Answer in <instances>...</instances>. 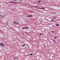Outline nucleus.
<instances>
[{"label": "nucleus", "instance_id": "f257e3e1", "mask_svg": "<svg viewBox=\"0 0 60 60\" xmlns=\"http://www.w3.org/2000/svg\"><path fill=\"white\" fill-rule=\"evenodd\" d=\"M10 3H12V4H16V3L18 4V3L15 2H14L11 1H10L9 2Z\"/></svg>", "mask_w": 60, "mask_h": 60}, {"label": "nucleus", "instance_id": "f03ea898", "mask_svg": "<svg viewBox=\"0 0 60 60\" xmlns=\"http://www.w3.org/2000/svg\"><path fill=\"white\" fill-rule=\"evenodd\" d=\"M0 45L2 47H4V45L2 43H0Z\"/></svg>", "mask_w": 60, "mask_h": 60}, {"label": "nucleus", "instance_id": "7ed1b4c3", "mask_svg": "<svg viewBox=\"0 0 60 60\" xmlns=\"http://www.w3.org/2000/svg\"><path fill=\"white\" fill-rule=\"evenodd\" d=\"M27 28H29V27H23L22 28V29H27Z\"/></svg>", "mask_w": 60, "mask_h": 60}, {"label": "nucleus", "instance_id": "20e7f679", "mask_svg": "<svg viewBox=\"0 0 60 60\" xmlns=\"http://www.w3.org/2000/svg\"><path fill=\"white\" fill-rule=\"evenodd\" d=\"M16 22V21H15L14 22H13V24H15V23H16V24H17L18 23Z\"/></svg>", "mask_w": 60, "mask_h": 60}, {"label": "nucleus", "instance_id": "39448f33", "mask_svg": "<svg viewBox=\"0 0 60 60\" xmlns=\"http://www.w3.org/2000/svg\"><path fill=\"white\" fill-rule=\"evenodd\" d=\"M19 2L21 3L22 2V0H20L19 1Z\"/></svg>", "mask_w": 60, "mask_h": 60}, {"label": "nucleus", "instance_id": "423d86ee", "mask_svg": "<svg viewBox=\"0 0 60 60\" xmlns=\"http://www.w3.org/2000/svg\"><path fill=\"white\" fill-rule=\"evenodd\" d=\"M41 1H38L37 2V3H40V2H41Z\"/></svg>", "mask_w": 60, "mask_h": 60}, {"label": "nucleus", "instance_id": "0eeeda50", "mask_svg": "<svg viewBox=\"0 0 60 60\" xmlns=\"http://www.w3.org/2000/svg\"><path fill=\"white\" fill-rule=\"evenodd\" d=\"M39 35H43V34H42L41 33L40 34H39Z\"/></svg>", "mask_w": 60, "mask_h": 60}, {"label": "nucleus", "instance_id": "6e6552de", "mask_svg": "<svg viewBox=\"0 0 60 60\" xmlns=\"http://www.w3.org/2000/svg\"><path fill=\"white\" fill-rule=\"evenodd\" d=\"M14 59L15 60H17V58H14Z\"/></svg>", "mask_w": 60, "mask_h": 60}, {"label": "nucleus", "instance_id": "1a4fd4ad", "mask_svg": "<svg viewBox=\"0 0 60 60\" xmlns=\"http://www.w3.org/2000/svg\"><path fill=\"white\" fill-rule=\"evenodd\" d=\"M55 25L56 26H59V24H56Z\"/></svg>", "mask_w": 60, "mask_h": 60}, {"label": "nucleus", "instance_id": "9d476101", "mask_svg": "<svg viewBox=\"0 0 60 60\" xmlns=\"http://www.w3.org/2000/svg\"><path fill=\"white\" fill-rule=\"evenodd\" d=\"M56 17H53V19H56Z\"/></svg>", "mask_w": 60, "mask_h": 60}, {"label": "nucleus", "instance_id": "9b49d317", "mask_svg": "<svg viewBox=\"0 0 60 60\" xmlns=\"http://www.w3.org/2000/svg\"><path fill=\"white\" fill-rule=\"evenodd\" d=\"M54 38H55V39H57V37H54Z\"/></svg>", "mask_w": 60, "mask_h": 60}, {"label": "nucleus", "instance_id": "f8f14e48", "mask_svg": "<svg viewBox=\"0 0 60 60\" xmlns=\"http://www.w3.org/2000/svg\"><path fill=\"white\" fill-rule=\"evenodd\" d=\"M33 54V53H30V56H32Z\"/></svg>", "mask_w": 60, "mask_h": 60}, {"label": "nucleus", "instance_id": "ddd939ff", "mask_svg": "<svg viewBox=\"0 0 60 60\" xmlns=\"http://www.w3.org/2000/svg\"><path fill=\"white\" fill-rule=\"evenodd\" d=\"M25 46V44H24L23 45H22V47H24Z\"/></svg>", "mask_w": 60, "mask_h": 60}, {"label": "nucleus", "instance_id": "4468645a", "mask_svg": "<svg viewBox=\"0 0 60 60\" xmlns=\"http://www.w3.org/2000/svg\"><path fill=\"white\" fill-rule=\"evenodd\" d=\"M27 17H28V18L29 17H30V15H29L27 16Z\"/></svg>", "mask_w": 60, "mask_h": 60}, {"label": "nucleus", "instance_id": "2eb2a0df", "mask_svg": "<svg viewBox=\"0 0 60 60\" xmlns=\"http://www.w3.org/2000/svg\"><path fill=\"white\" fill-rule=\"evenodd\" d=\"M30 17H33V16L32 15H30Z\"/></svg>", "mask_w": 60, "mask_h": 60}, {"label": "nucleus", "instance_id": "dca6fc26", "mask_svg": "<svg viewBox=\"0 0 60 60\" xmlns=\"http://www.w3.org/2000/svg\"><path fill=\"white\" fill-rule=\"evenodd\" d=\"M51 33H54V32H53V31H52L51 32Z\"/></svg>", "mask_w": 60, "mask_h": 60}, {"label": "nucleus", "instance_id": "f3484780", "mask_svg": "<svg viewBox=\"0 0 60 60\" xmlns=\"http://www.w3.org/2000/svg\"><path fill=\"white\" fill-rule=\"evenodd\" d=\"M45 8H42V9H45Z\"/></svg>", "mask_w": 60, "mask_h": 60}, {"label": "nucleus", "instance_id": "a211bd4d", "mask_svg": "<svg viewBox=\"0 0 60 60\" xmlns=\"http://www.w3.org/2000/svg\"><path fill=\"white\" fill-rule=\"evenodd\" d=\"M52 41H54V42H56V41H54V40H52Z\"/></svg>", "mask_w": 60, "mask_h": 60}, {"label": "nucleus", "instance_id": "6ab92c4d", "mask_svg": "<svg viewBox=\"0 0 60 60\" xmlns=\"http://www.w3.org/2000/svg\"><path fill=\"white\" fill-rule=\"evenodd\" d=\"M13 1H17L18 0H13Z\"/></svg>", "mask_w": 60, "mask_h": 60}, {"label": "nucleus", "instance_id": "aec40b11", "mask_svg": "<svg viewBox=\"0 0 60 60\" xmlns=\"http://www.w3.org/2000/svg\"><path fill=\"white\" fill-rule=\"evenodd\" d=\"M0 16V17H3V16H2V15H1Z\"/></svg>", "mask_w": 60, "mask_h": 60}, {"label": "nucleus", "instance_id": "412c9836", "mask_svg": "<svg viewBox=\"0 0 60 60\" xmlns=\"http://www.w3.org/2000/svg\"><path fill=\"white\" fill-rule=\"evenodd\" d=\"M40 9H42V8H40Z\"/></svg>", "mask_w": 60, "mask_h": 60}, {"label": "nucleus", "instance_id": "4be33fe9", "mask_svg": "<svg viewBox=\"0 0 60 60\" xmlns=\"http://www.w3.org/2000/svg\"><path fill=\"white\" fill-rule=\"evenodd\" d=\"M51 21H53V19H52L51 20Z\"/></svg>", "mask_w": 60, "mask_h": 60}, {"label": "nucleus", "instance_id": "5701e85b", "mask_svg": "<svg viewBox=\"0 0 60 60\" xmlns=\"http://www.w3.org/2000/svg\"><path fill=\"white\" fill-rule=\"evenodd\" d=\"M4 15L3 16H2V17H4Z\"/></svg>", "mask_w": 60, "mask_h": 60}, {"label": "nucleus", "instance_id": "b1692460", "mask_svg": "<svg viewBox=\"0 0 60 60\" xmlns=\"http://www.w3.org/2000/svg\"><path fill=\"white\" fill-rule=\"evenodd\" d=\"M57 5H57H58V4Z\"/></svg>", "mask_w": 60, "mask_h": 60}, {"label": "nucleus", "instance_id": "393cba45", "mask_svg": "<svg viewBox=\"0 0 60 60\" xmlns=\"http://www.w3.org/2000/svg\"><path fill=\"white\" fill-rule=\"evenodd\" d=\"M37 8H38L37 7Z\"/></svg>", "mask_w": 60, "mask_h": 60}, {"label": "nucleus", "instance_id": "a878e982", "mask_svg": "<svg viewBox=\"0 0 60 60\" xmlns=\"http://www.w3.org/2000/svg\"><path fill=\"white\" fill-rule=\"evenodd\" d=\"M7 26H8V25H7Z\"/></svg>", "mask_w": 60, "mask_h": 60}]
</instances>
